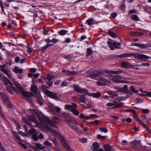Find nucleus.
Returning a JSON list of instances; mask_svg holds the SVG:
<instances>
[{"instance_id":"7","label":"nucleus","mask_w":151,"mask_h":151,"mask_svg":"<svg viewBox=\"0 0 151 151\" xmlns=\"http://www.w3.org/2000/svg\"><path fill=\"white\" fill-rule=\"evenodd\" d=\"M0 96L3 99L4 103L7 108H10L12 106L11 103L9 100L8 96L6 95L4 93H1Z\"/></svg>"},{"instance_id":"24","label":"nucleus","mask_w":151,"mask_h":151,"mask_svg":"<svg viewBox=\"0 0 151 151\" xmlns=\"http://www.w3.org/2000/svg\"><path fill=\"white\" fill-rule=\"evenodd\" d=\"M133 56L134 54L133 53H126L119 55H118V57L119 58H122L128 57Z\"/></svg>"},{"instance_id":"8","label":"nucleus","mask_w":151,"mask_h":151,"mask_svg":"<svg viewBox=\"0 0 151 151\" xmlns=\"http://www.w3.org/2000/svg\"><path fill=\"white\" fill-rule=\"evenodd\" d=\"M74 87V89L77 92L81 93L83 95H87L88 91L86 89L82 88L78 85H75Z\"/></svg>"},{"instance_id":"59","label":"nucleus","mask_w":151,"mask_h":151,"mask_svg":"<svg viewBox=\"0 0 151 151\" xmlns=\"http://www.w3.org/2000/svg\"><path fill=\"white\" fill-rule=\"evenodd\" d=\"M120 9L123 11H124L125 9L126 6L125 4H122L120 6Z\"/></svg>"},{"instance_id":"49","label":"nucleus","mask_w":151,"mask_h":151,"mask_svg":"<svg viewBox=\"0 0 151 151\" xmlns=\"http://www.w3.org/2000/svg\"><path fill=\"white\" fill-rule=\"evenodd\" d=\"M50 46V45L49 44H47L42 47L41 50L42 51H43Z\"/></svg>"},{"instance_id":"58","label":"nucleus","mask_w":151,"mask_h":151,"mask_svg":"<svg viewBox=\"0 0 151 151\" xmlns=\"http://www.w3.org/2000/svg\"><path fill=\"white\" fill-rule=\"evenodd\" d=\"M73 118H75L74 117H69L68 119L67 120V122H68V123L70 125V122H71V123H73L72 121V119H73Z\"/></svg>"},{"instance_id":"1","label":"nucleus","mask_w":151,"mask_h":151,"mask_svg":"<svg viewBox=\"0 0 151 151\" xmlns=\"http://www.w3.org/2000/svg\"><path fill=\"white\" fill-rule=\"evenodd\" d=\"M60 122L59 119L56 117L53 118L51 120H49L48 118L45 116H42L40 124L47 129L48 131L52 133L55 136L61 141L63 145L69 151H73L70 146L66 143L64 137L58 132L55 130L52 129L48 126L49 125L54 128H57L56 124Z\"/></svg>"},{"instance_id":"35","label":"nucleus","mask_w":151,"mask_h":151,"mask_svg":"<svg viewBox=\"0 0 151 151\" xmlns=\"http://www.w3.org/2000/svg\"><path fill=\"white\" fill-rule=\"evenodd\" d=\"M79 117L80 118L85 119L86 120H88L90 119V117L87 116H85L84 114L82 113L79 115Z\"/></svg>"},{"instance_id":"6","label":"nucleus","mask_w":151,"mask_h":151,"mask_svg":"<svg viewBox=\"0 0 151 151\" xmlns=\"http://www.w3.org/2000/svg\"><path fill=\"white\" fill-rule=\"evenodd\" d=\"M19 134L22 136H24L26 137H28L31 136L32 134V137L33 139L35 141L38 140V139L37 137V134L35 133V129L32 128L29 130V133H25L22 131H20Z\"/></svg>"},{"instance_id":"44","label":"nucleus","mask_w":151,"mask_h":151,"mask_svg":"<svg viewBox=\"0 0 151 151\" xmlns=\"http://www.w3.org/2000/svg\"><path fill=\"white\" fill-rule=\"evenodd\" d=\"M79 141L81 142L84 143L87 142V139L86 138H83L81 139H79Z\"/></svg>"},{"instance_id":"14","label":"nucleus","mask_w":151,"mask_h":151,"mask_svg":"<svg viewBox=\"0 0 151 151\" xmlns=\"http://www.w3.org/2000/svg\"><path fill=\"white\" fill-rule=\"evenodd\" d=\"M106 105L108 107L111 106L112 108H115L121 107L123 105V104L121 103L117 104L116 102L114 103L109 102L107 103Z\"/></svg>"},{"instance_id":"29","label":"nucleus","mask_w":151,"mask_h":151,"mask_svg":"<svg viewBox=\"0 0 151 151\" xmlns=\"http://www.w3.org/2000/svg\"><path fill=\"white\" fill-rule=\"evenodd\" d=\"M35 146L37 149H40L41 150H43L45 147L42 144L38 143H35Z\"/></svg>"},{"instance_id":"43","label":"nucleus","mask_w":151,"mask_h":151,"mask_svg":"<svg viewBox=\"0 0 151 151\" xmlns=\"http://www.w3.org/2000/svg\"><path fill=\"white\" fill-rule=\"evenodd\" d=\"M99 130L100 131L105 133H106L108 132V130L107 129L102 127L99 128Z\"/></svg>"},{"instance_id":"34","label":"nucleus","mask_w":151,"mask_h":151,"mask_svg":"<svg viewBox=\"0 0 151 151\" xmlns=\"http://www.w3.org/2000/svg\"><path fill=\"white\" fill-rule=\"evenodd\" d=\"M85 95H83L81 96L79 99L80 101L81 102L85 103H86V98L84 96Z\"/></svg>"},{"instance_id":"63","label":"nucleus","mask_w":151,"mask_h":151,"mask_svg":"<svg viewBox=\"0 0 151 151\" xmlns=\"http://www.w3.org/2000/svg\"><path fill=\"white\" fill-rule=\"evenodd\" d=\"M0 151H6L5 149L4 148L1 143L0 142Z\"/></svg>"},{"instance_id":"30","label":"nucleus","mask_w":151,"mask_h":151,"mask_svg":"<svg viewBox=\"0 0 151 151\" xmlns=\"http://www.w3.org/2000/svg\"><path fill=\"white\" fill-rule=\"evenodd\" d=\"M67 32L68 31L67 30L64 29H62L58 31V33L59 35L62 36L66 34Z\"/></svg>"},{"instance_id":"54","label":"nucleus","mask_w":151,"mask_h":151,"mask_svg":"<svg viewBox=\"0 0 151 151\" xmlns=\"http://www.w3.org/2000/svg\"><path fill=\"white\" fill-rule=\"evenodd\" d=\"M118 81V83H130L129 81H124L120 80V79Z\"/></svg>"},{"instance_id":"61","label":"nucleus","mask_w":151,"mask_h":151,"mask_svg":"<svg viewBox=\"0 0 151 151\" xmlns=\"http://www.w3.org/2000/svg\"><path fill=\"white\" fill-rule=\"evenodd\" d=\"M59 42V40L58 39L55 38H53L52 40V42L54 43V44H55Z\"/></svg>"},{"instance_id":"32","label":"nucleus","mask_w":151,"mask_h":151,"mask_svg":"<svg viewBox=\"0 0 151 151\" xmlns=\"http://www.w3.org/2000/svg\"><path fill=\"white\" fill-rule=\"evenodd\" d=\"M141 119L144 122H148L150 120V118L145 115H142L141 116Z\"/></svg>"},{"instance_id":"17","label":"nucleus","mask_w":151,"mask_h":151,"mask_svg":"<svg viewBox=\"0 0 151 151\" xmlns=\"http://www.w3.org/2000/svg\"><path fill=\"white\" fill-rule=\"evenodd\" d=\"M121 66L123 68H131L134 66L130 64L127 62H123L121 63Z\"/></svg>"},{"instance_id":"19","label":"nucleus","mask_w":151,"mask_h":151,"mask_svg":"<svg viewBox=\"0 0 151 151\" xmlns=\"http://www.w3.org/2000/svg\"><path fill=\"white\" fill-rule=\"evenodd\" d=\"M36 96L37 97V101L40 105H42L44 104L43 103V99L41 95V92H39L38 94H37Z\"/></svg>"},{"instance_id":"52","label":"nucleus","mask_w":151,"mask_h":151,"mask_svg":"<svg viewBox=\"0 0 151 151\" xmlns=\"http://www.w3.org/2000/svg\"><path fill=\"white\" fill-rule=\"evenodd\" d=\"M71 112H72L76 116L78 115L79 113V111L76 110V109L73 110Z\"/></svg>"},{"instance_id":"15","label":"nucleus","mask_w":151,"mask_h":151,"mask_svg":"<svg viewBox=\"0 0 151 151\" xmlns=\"http://www.w3.org/2000/svg\"><path fill=\"white\" fill-rule=\"evenodd\" d=\"M99 146L98 143L95 142L93 144L91 149L93 151H104L102 149H99Z\"/></svg>"},{"instance_id":"47","label":"nucleus","mask_w":151,"mask_h":151,"mask_svg":"<svg viewBox=\"0 0 151 151\" xmlns=\"http://www.w3.org/2000/svg\"><path fill=\"white\" fill-rule=\"evenodd\" d=\"M43 144L45 145L48 147H49L52 145V143L50 142H48L47 140L45 142H44Z\"/></svg>"},{"instance_id":"42","label":"nucleus","mask_w":151,"mask_h":151,"mask_svg":"<svg viewBox=\"0 0 151 151\" xmlns=\"http://www.w3.org/2000/svg\"><path fill=\"white\" fill-rule=\"evenodd\" d=\"M114 47L117 49H119L120 47L121 43L119 42H114Z\"/></svg>"},{"instance_id":"9","label":"nucleus","mask_w":151,"mask_h":151,"mask_svg":"<svg viewBox=\"0 0 151 151\" xmlns=\"http://www.w3.org/2000/svg\"><path fill=\"white\" fill-rule=\"evenodd\" d=\"M133 54L135 58L140 60L146 61L148 59H151L149 56L143 54L133 53Z\"/></svg>"},{"instance_id":"64","label":"nucleus","mask_w":151,"mask_h":151,"mask_svg":"<svg viewBox=\"0 0 151 151\" xmlns=\"http://www.w3.org/2000/svg\"><path fill=\"white\" fill-rule=\"evenodd\" d=\"M20 61V58L19 57L17 56L15 59V61L16 63H18Z\"/></svg>"},{"instance_id":"50","label":"nucleus","mask_w":151,"mask_h":151,"mask_svg":"<svg viewBox=\"0 0 151 151\" xmlns=\"http://www.w3.org/2000/svg\"><path fill=\"white\" fill-rule=\"evenodd\" d=\"M143 101V100L140 99H136L135 100V102L136 103H142Z\"/></svg>"},{"instance_id":"36","label":"nucleus","mask_w":151,"mask_h":151,"mask_svg":"<svg viewBox=\"0 0 151 151\" xmlns=\"http://www.w3.org/2000/svg\"><path fill=\"white\" fill-rule=\"evenodd\" d=\"M131 19L132 20L138 21L139 20L138 16L136 15L133 14L131 16Z\"/></svg>"},{"instance_id":"25","label":"nucleus","mask_w":151,"mask_h":151,"mask_svg":"<svg viewBox=\"0 0 151 151\" xmlns=\"http://www.w3.org/2000/svg\"><path fill=\"white\" fill-rule=\"evenodd\" d=\"M63 71L64 73H65L68 75L71 76H74L76 73V71H71L70 70H63Z\"/></svg>"},{"instance_id":"31","label":"nucleus","mask_w":151,"mask_h":151,"mask_svg":"<svg viewBox=\"0 0 151 151\" xmlns=\"http://www.w3.org/2000/svg\"><path fill=\"white\" fill-rule=\"evenodd\" d=\"M108 46L111 50H114V42L111 43L110 42H107Z\"/></svg>"},{"instance_id":"12","label":"nucleus","mask_w":151,"mask_h":151,"mask_svg":"<svg viewBox=\"0 0 151 151\" xmlns=\"http://www.w3.org/2000/svg\"><path fill=\"white\" fill-rule=\"evenodd\" d=\"M72 104H66L65 106V109L66 110H70L71 112L75 109L77 107V105L76 103H71Z\"/></svg>"},{"instance_id":"10","label":"nucleus","mask_w":151,"mask_h":151,"mask_svg":"<svg viewBox=\"0 0 151 151\" xmlns=\"http://www.w3.org/2000/svg\"><path fill=\"white\" fill-rule=\"evenodd\" d=\"M134 117L135 120L138 122L140 125H142L147 132L150 133H151V129L148 127L147 126L145 125L141 120L138 117L137 115H134Z\"/></svg>"},{"instance_id":"57","label":"nucleus","mask_w":151,"mask_h":151,"mask_svg":"<svg viewBox=\"0 0 151 151\" xmlns=\"http://www.w3.org/2000/svg\"><path fill=\"white\" fill-rule=\"evenodd\" d=\"M97 138L99 139H106V137L105 136H102L101 135L98 134L97 135Z\"/></svg>"},{"instance_id":"56","label":"nucleus","mask_w":151,"mask_h":151,"mask_svg":"<svg viewBox=\"0 0 151 151\" xmlns=\"http://www.w3.org/2000/svg\"><path fill=\"white\" fill-rule=\"evenodd\" d=\"M55 110L58 113H60L61 111V108L59 107H55Z\"/></svg>"},{"instance_id":"46","label":"nucleus","mask_w":151,"mask_h":151,"mask_svg":"<svg viewBox=\"0 0 151 151\" xmlns=\"http://www.w3.org/2000/svg\"><path fill=\"white\" fill-rule=\"evenodd\" d=\"M35 133H36L37 134V137L38 138V139H43L44 138V136L41 133L40 134L38 135V133L36 132V130H35Z\"/></svg>"},{"instance_id":"48","label":"nucleus","mask_w":151,"mask_h":151,"mask_svg":"<svg viewBox=\"0 0 151 151\" xmlns=\"http://www.w3.org/2000/svg\"><path fill=\"white\" fill-rule=\"evenodd\" d=\"M54 78V76H53L50 75H48L46 78V79L49 81H50Z\"/></svg>"},{"instance_id":"11","label":"nucleus","mask_w":151,"mask_h":151,"mask_svg":"<svg viewBox=\"0 0 151 151\" xmlns=\"http://www.w3.org/2000/svg\"><path fill=\"white\" fill-rule=\"evenodd\" d=\"M12 134L16 138L17 141H18L19 143V144L24 149H26L27 148V146L26 145L22 143V142H23V140L21 139L19 136L17 134V133L16 132H13Z\"/></svg>"},{"instance_id":"37","label":"nucleus","mask_w":151,"mask_h":151,"mask_svg":"<svg viewBox=\"0 0 151 151\" xmlns=\"http://www.w3.org/2000/svg\"><path fill=\"white\" fill-rule=\"evenodd\" d=\"M109 35L113 38H115L116 37V34L114 32L110 30H109L108 31Z\"/></svg>"},{"instance_id":"5","label":"nucleus","mask_w":151,"mask_h":151,"mask_svg":"<svg viewBox=\"0 0 151 151\" xmlns=\"http://www.w3.org/2000/svg\"><path fill=\"white\" fill-rule=\"evenodd\" d=\"M44 87H46L47 88H48L47 87H46L45 85L42 86V91H43L45 94L53 99L56 100L59 99V98L56 93L45 89L44 88Z\"/></svg>"},{"instance_id":"53","label":"nucleus","mask_w":151,"mask_h":151,"mask_svg":"<svg viewBox=\"0 0 151 151\" xmlns=\"http://www.w3.org/2000/svg\"><path fill=\"white\" fill-rule=\"evenodd\" d=\"M141 110L142 112L145 114H147L149 112V110L148 109H142Z\"/></svg>"},{"instance_id":"21","label":"nucleus","mask_w":151,"mask_h":151,"mask_svg":"<svg viewBox=\"0 0 151 151\" xmlns=\"http://www.w3.org/2000/svg\"><path fill=\"white\" fill-rule=\"evenodd\" d=\"M31 91L33 93H35L36 95L37 94H38L39 92H40L38 90L37 86L33 83L31 85Z\"/></svg>"},{"instance_id":"33","label":"nucleus","mask_w":151,"mask_h":151,"mask_svg":"<svg viewBox=\"0 0 151 151\" xmlns=\"http://www.w3.org/2000/svg\"><path fill=\"white\" fill-rule=\"evenodd\" d=\"M28 118L30 121H31L35 123H37V121L36 119L34 117L29 116L28 117Z\"/></svg>"},{"instance_id":"51","label":"nucleus","mask_w":151,"mask_h":151,"mask_svg":"<svg viewBox=\"0 0 151 151\" xmlns=\"http://www.w3.org/2000/svg\"><path fill=\"white\" fill-rule=\"evenodd\" d=\"M97 85L98 86H105L107 84L104 83H102L100 81H97L96 83Z\"/></svg>"},{"instance_id":"38","label":"nucleus","mask_w":151,"mask_h":151,"mask_svg":"<svg viewBox=\"0 0 151 151\" xmlns=\"http://www.w3.org/2000/svg\"><path fill=\"white\" fill-rule=\"evenodd\" d=\"M107 93L111 95V97L113 99L115 98L117 96H116L113 93L112 91H108Z\"/></svg>"},{"instance_id":"28","label":"nucleus","mask_w":151,"mask_h":151,"mask_svg":"<svg viewBox=\"0 0 151 151\" xmlns=\"http://www.w3.org/2000/svg\"><path fill=\"white\" fill-rule=\"evenodd\" d=\"M86 23L89 26H91L94 24V19L93 18H90L87 20Z\"/></svg>"},{"instance_id":"40","label":"nucleus","mask_w":151,"mask_h":151,"mask_svg":"<svg viewBox=\"0 0 151 151\" xmlns=\"http://www.w3.org/2000/svg\"><path fill=\"white\" fill-rule=\"evenodd\" d=\"M122 88V92H127L128 91V88L127 85H125Z\"/></svg>"},{"instance_id":"55","label":"nucleus","mask_w":151,"mask_h":151,"mask_svg":"<svg viewBox=\"0 0 151 151\" xmlns=\"http://www.w3.org/2000/svg\"><path fill=\"white\" fill-rule=\"evenodd\" d=\"M118 81V83H130L129 81H124L120 80V79Z\"/></svg>"},{"instance_id":"2","label":"nucleus","mask_w":151,"mask_h":151,"mask_svg":"<svg viewBox=\"0 0 151 151\" xmlns=\"http://www.w3.org/2000/svg\"><path fill=\"white\" fill-rule=\"evenodd\" d=\"M86 73L88 76H90L92 79L100 80L107 84H109L110 83V81L108 80H106L103 78L98 76L100 75V73L97 71H94L93 69L88 70Z\"/></svg>"},{"instance_id":"62","label":"nucleus","mask_w":151,"mask_h":151,"mask_svg":"<svg viewBox=\"0 0 151 151\" xmlns=\"http://www.w3.org/2000/svg\"><path fill=\"white\" fill-rule=\"evenodd\" d=\"M122 71L120 70H119L117 71H114L113 70V74H119L122 73Z\"/></svg>"},{"instance_id":"26","label":"nucleus","mask_w":151,"mask_h":151,"mask_svg":"<svg viewBox=\"0 0 151 151\" xmlns=\"http://www.w3.org/2000/svg\"><path fill=\"white\" fill-rule=\"evenodd\" d=\"M131 45L132 46H136L142 49L145 48V45L144 44L133 43L131 44Z\"/></svg>"},{"instance_id":"45","label":"nucleus","mask_w":151,"mask_h":151,"mask_svg":"<svg viewBox=\"0 0 151 151\" xmlns=\"http://www.w3.org/2000/svg\"><path fill=\"white\" fill-rule=\"evenodd\" d=\"M47 105L50 108L51 111L53 112V110L52 109L53 107V104L51 103L48 102L47 103Z\"/></svg>"},{"instance_id":"22","label":"nucleus","mask_w":151,"mask_h":151,"mask_svg":"<svg viewBox=\"0 0 151 151\" xmlns=\"http://www.w3.org/2000/svg\"><path fill=\"white\" fill-rule=\"evenodd\" d=\"M104 147L106 151H115V149L114 148L112 147L110 145L108 144L104 145Z\"/></svg>"},{"instance_id":"20","label":"nucleus","mask_w":151,"mask_h":151,"mask_svg":"<svg viewBox=\"0 0 151 151\" xmlns=\"http://www.w3.org/2000/svg\"><path fill=\"white\" fill-rule=\"evenodd\" d=\"M5 66V65H0V68L1 71H2L9 78H12V76L8 73L7 70L4 69Z\"/></svg>"},{"instance_id":"39","label":"nucleus","mask_w":151,"mask_h":151,"mask_svg":"<svg viewBox=\"0 0 151 151\" xmlns=\"http://www.w3.org/2000/svg\"><path fill=\"white\" fill-rule=\"evenodd\" d=\"M93 52L91 48H87V53L86 55L87 56H88L91 55Z\"/></svg>"},{"instance_id":"18","label":"nucleus","mask_w":151,"mask_h":151,"mask_svg":"<svg viewBox=\"0 0 151 151\" xmlns=\"http://www.w3.org/2000/svg\"><path fill=\"white\" fill-rule=\"evenodd\" d=\"M73 123H71L70 122V126L72 127V128L75 130H77L78 129V126L75 125L76 124H77V121L75 118L72 119L71 120Z\"/></svg>"},{"instance_id":"23","label":"nucleus","mask_w":151,"mask_h":151,"mask_svg":"<svg viewBox=\"0 0 151 151\" xmlns=\"http://www.w3.org/2000/svg\"><path fill=\"white\" fill-rule=\"evenodd\" d=\"M101 93L100 92H97L95 93H88L87 95L89 96H91L94 98H98L101 96Z\"/></svg>"},{"instance_id":"3","label":"nucleus","mask_w":151,"mask_h":151,"mask_svg":"<svg viewBox=\"0 0 151 151\" xmlns=\"http://www.w3.org/2000/svg\"><path fill=\"white\" fill-rule=\"evenodd\" d=\"M9 78L12 80L14 84L16 86L17 88L20 91L24 97H29L33 96V94L31 93L25 91H24L23 88L16 81V80L13 78L12 76V78Z\"/></svg>"},{"instance_id":"4","label":"nucleus","mask_w":151,"mask_h":151,"mask_svg":"<svg viewBox=\"0 0 151 151\" xmlns=\"http://www.w3.org/2000/svg\"><path fill=\"white\" fill-rule=\"evenodd\" d=\"M0 78L6 86L8 85L6 88L10 93L13 94V90L16 91L15 88L13 86L12 84L8 78L3 76L0 75Z\"/></svg>"},{"instance_id":"41","label":"nucleus","mask_w":151,"mask_h":151,"mask_svg":"<svg viewBox=\"0 0 151 151\" xmlns=\"http://www.w3.org/2000/svg\"><path fill=\"white\" fill-rule=\"evenodd\" d=\"M130 90L133 93H137L138 91L136 90L134 86H132L130 87Z\"/></svg>"},{"instance_id":"60","label":"nucleus","mask_w":151,"mask_h":151,"mask_svg":"<svg viewBox=\"0 0 151 151\" xmlns=\"http://www.w3.org/2000/svg\"><path fill=\"white\" fill-rule=\"evenodd\" d=\"M150 65V64L149 63H142L140 64V66H149Z\"/></svg>"},{"instance_id":"16","label":"nucleus","mask_w":151,"mask_h":151,"mask_svg":"<svg viewBox=\"0 0 151 151\" xmlns=\"http://www.w3.org/2000/svg\"><path fill=\"white\" fill-rule=\"evenodd\" d=\"M127 79L125 77H123L121 76L117 75L115 76L114 77H112L111 78V80L113 82L116 83H118L119 81V79Z\"/></svg>"},{"instance_id":"13","label":"nucleus","mask_w":151,"mask_h":151,"mask_svg":"<svg viewBox=\"0 0 151 151\" xmlns=\"http://www.w3.org/2000/svg\"><path fill=\"white\" fill-rule=\"evenodd\" d=\"M130 143L132 145L133 147L137 149L139 148L141 145L140 141H137L136 139L131 141Z\"/></svg>"},{"instance_id":"27","label":"nucleus","mask_w":151,"mask_h":151,"mask_svg":"<svg viewBox=\"0 0 151 151\" xmlns=\"http://www.w3.org/2000/svg\"><path fill=\"white\" fill-rule=\"evenodd\" d=\"M14 72L16 73H23V70L22 68H20L19 67L15 66L14 68Z\"/></svg>"}]
</instances>
